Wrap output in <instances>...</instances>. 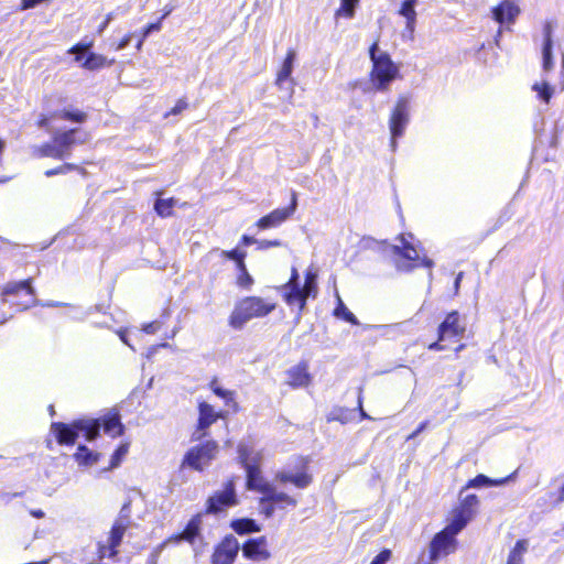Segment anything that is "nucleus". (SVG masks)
Returning a JSON list of instances; mask_svg holds the SVG:
<instances>
[{
	"instance_id": "61",
	"label": "nucleus",
	"mask_w": 564,
	"mask_h": 564,
	"mask_svg": "<svg viewBox=\"0 0 564 564\" xmlns=\"http://www.w3.org/2000/svg\"><path fill=\"white\" fill-rule=\"evenodd\" d=\"M144 40H145V39H143V36H142V35H140V39H139V41L137 42V45H135V47H137V50H138V51H140V50H141V47H142V45H143Z\"/></svg>"
},
{
	"instance_id": "16",
	"label": "nucleus",
	"mask_w": 564,
	"mask_h": 564,
	"mask_svg": "<svg viewBox=\"0 0 564 564\" xmlns=\"http://www.w3.org/2000/svg\"><path fill=\"white\" fill-rule=\"evenodd\" d=\"M410 104L411 95H400L391 110L389 117V129L393 144H395L397 138L403 135L405 127L410 121Z\"/></svg>"
},
{
	"instance_id": "31",
	"label": "nucleus",
	"mask_w": 564,
	"mask_h": 564,
	"mask_svg": "<svg viewBox=\"0 0 564 564\" xmlns=\"http://www.w3.org/2000/svg\"><path fill=\"white\" fill-rule=\"evenodd\" d=\"M74 459L84 466H91L97 464L100 459V454L93 452L86 445H78L76 452L74 453Z\"/></svg>"
},
{
	"instance_id": "1",
	"label": "nucleus",
	"mask_w": 564,
	"mask_h": 564,
	"mask_svg": "<svg viewBox=\"0 0 564 564\" xmlns=\"http://www.w3.org/2000/svg\"><path fill=\"white\" fill-rule=\"evenodd\" d=\"M369 58L371 61L369 82L377 91H387L390 84L400 77L399 66L389 53L379 48V39L369 46Z\"/></svg>"
},
{
	"instance_id": "46",
	"label": "nucleus",
	"mask_w": 564,
	"mask_h": 564,
	"mask_svg": "<svg viewBox=\"0 0 564 564\" xmlns=\"http://www.w3.org/2000/svg\"><path fill=\"white\" fill-rule=\"evenodd\" d=\"M93 45H94L93 41H89L86 43L78 42V43L74 44L67 52H68V54H76L75 61L80 62L82 56L78 54L90 50L93 47Z\"/></svg>"
},
{
	"instance_id": "15",
	"label": "nucleus",
	"mask_w": 564,
	"mask_h": 564,
	"mask_svg": "<svg viewBox=\"0 0 564 564\" xmlns=\"http://www.w3.org/2000/svg\"><path fill=\"white\" fill-rule=\"evenodd\" d=\"M197 421L192 434V441H200L208 436L209 427L218 420H225L228 411L215 410V408L206 401H199L197 404Z\"/></svg>"
},
{
	"instance_id": "47",
	"label": "nucleus",
	"mask_w": 564,
	"mask_h": 564,
	"mask_svg": "<svg viewBox=\"0 0 564 564\" xmlns=\"http://www.w3.org/2000/svg\"><path fill=\"white\" fill-rule=\"evenodd\" d=\"M188 108V104L185 98H180L175 105L164 115L165 118L170 116H177Z\"/></svg>"
},
{
	"instance_id": "49",
	"label": "nucleus",
	"mask_w": 564,
	"mask_h": 564,
	"mask_svg": "<svg viewBox=\"0 0 564 564\" xmlns=\"http://www.w3.org/2000/svg\"><path fill=\"white\" fill-rule=\"evenodd\" d=\"M391 550L383 549L373 557L370 564H387L391 560Z\"/></svg>"
},
{
	"instance_id": "6",
	"label": "nucleus",
	"mask_w": 564,
	"mask_h": 564,
	"mask_svg": "<svg viewBox=\"0 0 564 564\" xmlns=\"http://www.w3.org/2000/svg\"><path fill=\"white\" fill-rule=\"evenodd\" d=\"M397 239L400 241V245L391 247V251L397 257L394 260L397 270L411 272L422 267L433 268L434 262L427 257H421L415 246L408 241L403 234H400Z\"/></svg>"
},
{
	"instance_id": "24",
	"label": "nucleus",
	"mask_w": 564,
	"mask_h": 564,
	"mask_svg": "<svg viewBox=\"0 0 564 564\" xmlns=\"http://www.w3.org/2000/svg\"><path fill=\"white\" fill-rule=\"evenodd\" d=\"M466 327L462 322L459 312L456 310L452 311L446 314L444 321L438 325V341H443L446 338L460 339L464 337Z\"/></svg>"
},
{
	"instance_id": "2",
	"label": "nucleus",
	"mask_w": 564,
	"mask_h": 564,
	"mask_svg": "<svg viewBox=\"0 0 564 564\" xmlns=\"http://www.w3.org/2000/svg\"><path fill=\"white\" fill-rule=\"evenodd\" d=\"M276 307L275 302L261 296L249 295L238 300L228 316V326L235 330L242 329L246 324L254 318H263Z\"/></svg>"
},
{
	"instance_id": "25",
	"label": "nucleus",
	"mask_w": 564,
	"mask_h": 564,
	"mask_svg": "<svg viewBox=\"0 0 564 564\" xmlns=\"http://www.w3.org/2000/svg\"><path fill=\"white\" fill-rule=\"evenodd\" d=\"M491 12L494 20L500 24L513 23L520 14V8L511 0H502Z\"/></svg>"
},
{
	"instance_id": "62",
	"label": "nucleus",
	"mask_w": 564,
	"mask_h": 564,
	"mask_svg": "<svg viewBox=\"0 0 564 564\" xmlns=\"http://www.w3.org/2000/svg\"><path fill=\"white\" fill-rule=\"evenodd\" d=\"M462 275H463V273H459V274L456 276V279H455V288H456V289L459 286V282H460V280H462Z\"/></svg>"
},
{
	"instance_id": "23",
	"label": "nucleus",
	"mask_w": 564,
	"mask_h": 564,
	"mask_svg": "<svg viewBox=\"0 0 564 564\" xmlns=\"http://www.w3.org/2000/svg\"><path fill=\"white\" fill-rule=\"evenodd\" d=\"M313 382V375L310 371V362L305 359L285 371V384L293 389L308 388Z\"/></svg>"
},
{
	"instance_id": "14",
	"label": "nucleus",
	"mask_w": 564,
	"mask_h": 564,
	"mask_svg": "<svg viewBox=\"0 0 564 564\" xmlns=\"http://www.w3.org/2000/svg\"><path fill=\"white\" fill-rule=\"evenodd\" d=\"M297 503L294 496L278 491L273 485H271V490L264 491L259 498L260 513L267 519L273 517L276 510L295 508Z\"/></svg>"
},
{
	"instance_id": "39",
	"label": "nucleus",
	"mask_w": 564,
	"mask_h": 564,
	"mask_svg": "<svg viewBox=\"0 0 564 564\" xmlns=\"http://www.w3.org/2000/svg\"><path fill=\"white\" fill-rule=\"evenodd\" d=\"M174 206H175L174 198H172V197L166 198V199L159 198L154 203V210L160 217L167 218L173 215Z\"/></svg>"
},
{
	"instance_id": "40",
	"label": "nucleus",
	"mask_w": 564,
	"mask_h": 564,
	"mask_svg": "<svg viewBox=\"0 0 564 564\" xmlns=\"http://www.w3.org/2000/svg\"><path fill=\"white\" fill-rule=\"evenodd\" d=\"M300 286V274H299V271L295 267H292L291 269V275L288 280V282H285L284 284L280 285L278 288V290L280 291L281 295L282 294H288V293H294V291H296V289Z\"/></svg>"
},
{
	"instance_id": "27",
	"label": "nucleus",
	"mask_w": 564,
	"mask_h": 564,
	"mask_svg": "<svg viewBox=\"0 0 564 564\" xmlns=\"http://www.w3.org/2000/svg\"><path fill=\"white\" fill-rule=\"evenodd\" d=\"M553 29L551 23H545L543 26V46H542V68L544 72H550L553 66Z\"/></svg>"
},
{
	"instance_id": "55",
	"label": "nucleus",
	"mask_w": 564,
	"mask_h": 564,
	"mask_svg": "<svg viewBox=\"0 0 564 564\" xmlns=\"http://www.w3.org/2000/svg\"><path fill=\"white\" fill-rule=\"evenodd\" d=\"M430 350L440 351L443 350L445 347L438 341V339L427 346Z\"/></svg>"
},
{
	"instance_id": "36",
	"label": "nucleus",
	"mask_w": 564,
	"mask_h": 564,
	"mask_svg": "<svg viewBox=\"0 0 564 564\" xmlns=\"http://www.w3.org/2000/svg\"><path fill=\"white\" fill-rule=\"evenodd\" d=\"M73 171H76L78 172L79 174H82L83 176H85L87 174V171L78 165V164H75V163H63L56 167H53V169H50V170H46L44 172L45 176L47 177H52V176H55V175H58V174H66L68 172H73Z\"/></svg>"
},
{
	"instance_id": "57",
	"label": "nucleus",
	"mask_w": 564,
	"mask_h": 564,
	"mask_svg": "<svg viewBox=\"0 0 564 564\" xmlns=\"http://www.w3.org/2000/svg\"><path fill=\"white\" fill-rule=\"evenodd\" d=\"M235 265H236V269H237L238 273L242 272V270H245V271L248 270L247 264H246V260H241L238 263H236Z\"/></svg>"
},
{
	"instance_id": "22",
	"label": "nucleus",
	"mask_w": 564,
	"mask_h": 564,
	"mask_svg": "<svg viewBox=\"0 0 564 564\" xmlns=\"http://www.w3.org/2000/svg\"><path fill=\"white\" fill-rule=\"evenodd\" d=\"M203 513L198 512L193 514L187 521L184 529L170 535L166 540L167 543L180 544L186 542L194 545L198 540H202Z\"/></svg>"
},
{
	"instance_id": "45",
	"label": "nucleus",
	"mask_w": 564,
	"mask_h": 564,
	"mask_svg": "<svg viewBox=\"0 0 564 564\" xmlns=\"http://www.w3.org/2000/svg\"><path fill=\"white\" fill-rule=\"evenodd\" d=\"M236 284L243 290H249L254 284V280L248 270H242L237 275Z\"/></svg>"
},
{
	"instance_id": "52",
	"label": "nucleus",
	"mask_w": 564,
	"mask_h": 564,
	"mask_svg": "<svg viewBox=\"0 0 564 564\" xmlns=\"http://www.w3.org/2000/svg\"><path fill=\"white\" fill-rule=\"evenodd\" d=\"M253 243H257L258 245V240H256L253 237L251 236H248V235H242L241 238L239 239V243H238V248L240 246L242 247H248V246H251Z\"/></svg>"
},
{
	"instance_id": "35",
	"label": "nucleus",
	"mask_w": 564,
	"mask_h": 564,
	"mask_svg": "<svg viewBox=\"0 0 564 564\" xmlns=\"http://www.w3.org/2000/svg\"><path fill=\"white\" fill-rule=\"evenodd\" d=\"M528 550L525 540H518L514 546L510 550L506 564H523V554Z\"/></svg>"
},
{
	"instance_id": "21",
	"label": "nucleus",
	"mask_w": 564,
	"mask_h": 564,
	"mask_svg": "<svg viewBox=\"0 0 564 564\" xmlns=\"http://www.w3.org/2000/svg\"><path fill=\"white\" fill-rule=\"evenodd\" d=\"M243 558L250 562H267L272 557L269 541L265 535L247 539L241 545Z\"/></svg>"
},
{
	"instance_id": "37",
	"label": "nucleus",
	"mask_w": 564,
	"mask_h": 564,
	"mask_svg": "<svg viewBox=\"0 0 564 564\" xmlns=\"http://www.w3.org/2000/svg\"><path fill=\"white\" fill-rule=\"evenodd\" d=\"M54 116L57 117L58 119L69 121V122H75V123H83L88 118L87 113L79 109H74V110L63 109L61 111L55 112Z\"/></svg>"
},
{
	"instance_id": "11",
	"label": "nucleus",
	"mask_w": 564,
	"mask_h": 564,
	"mask_svg": "<svg viewBox=\"0 0 564 564\" xmlns=\"http://www.w3.org/2000/svg\"><path fill=\"white\" fill-rule=\"evenodd\" d=\"M479 506V499L475 494H468L449 511L448 523L445 530L458 534L466 528L469 521L474 518L476 510Z\"/></svg>"
},
{
	"instance_id": "5",
	"label": "nucleus",
	"mask_w": 564,
	"mask_h": 564,
	"mask_svg": "<svg viewBox=\"0 0 564 564\" xmlns=\"http://www.w3.org/2000/svg\"><path fill=\"white\" fill-rule=\"evenodd\" d=\"M34 296L35 290L32 278L7 282L0 291L1 302L15 307L18 311L28 310L32 305Z\"/></svg>"
},
{
	"instance_id": "50",
	"label": "nucleus",
	"mask_w": 564,
	"mask_h": 564,
	"mask_svg": "<svg viewBox=\"0 0 564 564\" xmlns=\"http://www.w3.org/2000/svg\"><path fill=\"white\" fill-rule=\"evenodd\" d=\"M282 246V241L279 239H263L258 241V249L259 250H268L270 248H278Z\"/></svg>"
},
{
	"instance_id": "26",
	"label": "nucleus",
	"mask_w": 564,
	"mask_h": 564,
	"mask_svg": "<svg viewBox=\"0 0 564 564\" xmlns=\"http://www.w3.org/2000/svg\"><path fill=\"white\" fill-rule=\"evenodd\" d=\"M208 389L218 398H220L225 405L229 406L234 413L240 411L239 403L237 402V392L235 390L225 389L220 386L219 379L214 376L208 382Z\"/></svg>"
},
{
	"instance_id": "38",
	"label": "nucleus",
	"mask_w": 564,
	"mask_h": 564,
	"mask_svg": "<svg viewBox=\"0 0 564 564\" xmlns=\"http://www.w3.org/2000/svg\"><path fill=\"white\" fill-rule=\"evenodd\" d=\"M129 448H130V442H128V441L121 442L111 455L108 469H113V468L118 467L122 463V460L124 459L127 454L129 453Z\"/></svg>"
},
{
	"instance_id": "32",
	"label": "nucleus",
	"mask_w": 564,
	"mask_h": 564,
	"mask_svg": "<svg viewBox=\"0 0 564 564\" xmlns=\"http://www.w3.org/2000/svg\"><path fill=\"white\" fill-rule=\"evenodd\" d=\"M417 0H403L398 13L405 18L406 29L413 31L416 23V11L415 6Z\"/></svg>"
},
{
	"instance_id": "42",
	"label": "nucleus",
	"mask_w": 564,
	"mask_h": 564,
	"mask_svg": "<svg viewBox=\"0 0 564 564\" xmlns=\"http://www.w3.org/2000/svg\"><path fill=\"white\" fill-rule=\"evenodd\" d=\"M351 420V411L345 408H334L327 415V422L337 421L341 424H347Z\"/></svg>"
},
{
	"instance_id": "44",
	"label": "nucleus",
	"mask_w": 564,
	"mask_h": 564,
	"mask_svg": "<svg viewBox=\"0 0 564 564\" xmlns=\"http://www.w3.org/2000/svg\"><path fill=\"white\" fill-rule=\"evenodd\" d=\"M220 257L223 259L234 261V263L236 264L241 260H246L247 252L237 247L231 250L221 251Z\"/></svg>"
},
{
	"instance_id": "9",
	"label": "nucleus",
	"mask_w": 564,
	"mask_h": 564,
	"mask_svg": "<svg viewBox=\"0 0 564 564\" xmlns=\"http://www.w3.org/2000/svg\"><path fill=\"white\" fill-rule=\"evenodd\" d=\"M94 426L86 424L85 417L73 420L70 423L52 422L51 432L61 446H74L82 432L87 441L93 436Z\"/></svg>"
},
{
	"instance_id": "53",
	"label": "nucleus",
	"mask_w": 564,
	"mask_h": 564,
	"mask_svg": "<svg viewBox=\"0 0 564 564\" xmlns=\"http://www.w3.org/2000/svg\"><path fill=\"white\" fill-rule=\"evenodd\" d=\"M427 426V422H422L409 436H408V440H412L414 437H416L421 432H423L425 430V427Z\"/></svg>"
},
{
	"instance_id": "8",
	"label": "nucleus",
	"mask_w": 564,
	"mask_h": 564,
	"mask_svg": "<svg viewBox=\"0 0 564 564\" xmlns=\"http://www.w3.org/2000/svg\"><path fill=\"white\" fill-rule=\"evenodd\" d=\"M239 464L246 470V488L250 491L263 494L264 491L271 490V484L265 480L261 464L260 456L256 455L250 458L248 448H239Z\"/></svg>"
},
{
	"instance_id": "63",
	"label": "nucleus",
	"mask_w": 564,
	"mask_h": 564,
	"mask_svg": "<svg viewBox=\"0 0 564 564\" xmlns=\"http://www.w3.org/2000/svg\"><path fill=\"white\" fill-rule=\"evenodd\" d=\"M144 330L148 332V333H151L153 330V326L152 324H149L144 327Z\"/></svg>"
},
{
	"instance_id": "17",
	"label": "nucleus",
	"mask_w": 564,
	"mask_h": 564,
	"mask_svg": "<svg viewBox=\"0 0 564 564\" xmlns=\"http://www.w3.org/2000/svg\"><path fill=\"white\" fill-rule=\"evenodd\" d=\"M128 529V521L121 518L117 519L109 531L107 544L104 542L97 543L96 555L99 561L108 557L113 558L119 554L118 547L120 546L123 535Z\"/></svg>"
},
{
	"instance_id": "18",
	"label": "nucleus",
	"mask_w": 564,
	"mask_h": 564,
	"mask_svg": "<svg viewBox=\"0 0 564 564\" xmlns=\"http://www.w3.org/2000/svg\"><path fill=\"white\" fill-rule=\"evenodd\" d=\"M239 550L238 539L231 533L226 534L214 545L209 562L210 564H234Z\"/></svg>"
},
{
	"instance_id": "43",
	"label": "nucleus",
	"mask_w": 564,
	"mask_h": 564,
	"mask_svg": "<svg viewBox=\"0 0 564 564\" xmlns=\"http://www.w3.org/2000/svg\"><path fill=\"white\" fill-rule=\"evenodd\" d=\"M532 90H534L538 97L545 104H549L553 96V88L546 82L533 84Z\"/></svg>"
},
{
	"instance_id": "56",
	"label": "nucleus",
	"mask_w": 564,
	"mask_h": 564,
	"mask_svg": "<svg viewBox=\"0 0 564 564\" xmlns=\"http://www.w3.org/2000/svg\"><path fill=\"white\" fill-rule=\"evenodd\" d=\"M30 514L36 519H42L45 516L44 511L41 509H32L30 510Z\"/></svg>"
},
{
	"instance_id": "13",
	"label": "nucleus",
	"mask_w": 564,
	"mask_h": 564,
	"mask_svg": "<svg viewBox=\"0 0 564 564\" xmlns=\"http://www.w3.org/2000/svg\"><path fill=\"white\" fill-rule=\"evenodd\" d=\"M316 274L306 272L304 276L303 286H299L294 293L282 294V299L290 307L296 306V317L300 318L306 308V303L310 297L316 299L318 286L316 282Z\"/></svg>"
},
{
	"instance_id": "19",
	"label": "nucleus",
	"mask_w": 564,
	"mask_h": 564,
	"mask_svg": "<svg viewBox=\"0 0 564 564\" xmlns=\"http://www.w3.org/2000/svg\"><path fill=\"white\" fill-rule=\"evenodd\" d=\"M297 207V194L295 191L291 192L290 204L283 208H275L269 214L262 216L256 221V226L259 230H267L270 228H276L282 225L285 220L293 216Z\"/></svg>"
},
{
	"instance_id": "33",
	"label": "nucleus",
	"mask_w": 564,
	"mask_h": 564,
	"mask_svg": "<svg viewBox=\"0 0 564 564\" xmlns=\"http://www.w3.org/2000/svg\"><path fill=\"white\" fill-rule=\"evenodd\" d=\"M511 477H512V475H509V476H507L505 478H500V479H492V478L487 477L484 474H479L476 477L469 479L463 489L477 488V487H484V486H487V487L488 486H500V485L506 484L509 479H511Z\"/></svg>"
},
{
	"instance_id": "30",
	"label": "nucleus",
	"mask_w": 564,
	"mask_h": 564,
	"mask_svg": "<svg viewBox=\"0 0 564 564\" xmlns=\"http://www.w3.org/2000/svg\"><path fill=\"white\" fill-rule=\"evenodd\" d=\"M115 62V58L108 59L105 55L90 52L82 63V67L87 70H99L112 66Z\"/></svg>"
},
{
	"instance_id": "41",
	"label": "nucleus",
	"mask_w": 564,
	"mask_h": 564,
	"mask_svg": "<svg viewBox=\"0 0 564 564\" xmlns=\"http://www.w3.org/2000/svg\"><path fill=\"white\" fill-rule=\"evenodd\" d=\"M358 0H340V7L335 11V15L351 19L355 15V9L358 6Z\"/></svg>"
},
{
	"instance_id": "4",
	"label": "nucleus",
	"mask_w": 564,
	"mask_h": 564,
	"mask_svg": "<svg viewBox=\"0 0 564 564\" xmlns=\"http://www.w3.org/2000/svg\"><path fill=\"white\" fill-rule=\"evenodd\" d=\"M77 131V128L56 131L50 142H44L36 149L37 155L55 160H63L68 156L75 144H83L86 142V138L79 140L76 139L75 134Z\"/></svg>"
},
{
	"instance_id": "58",
	"label": "nucleus",
	"mask_w": 564,
	"mask_h": 564,
	"mask_svg": "<svg viewBox=\"0 0 564 564\" xmlns=\"http://www.w3.org/2000/svg\"><path fill=\"white\" fill-rule=\"evenodd\" d=\"M148 564H159V555L156 553H152L148 557Z\"/></svg>"
},
{
	"instance_id": "10",
	"label": "nucleus",
	"mask_w": 564,
	"mask_h": 564,
	"mask_svg": "<svg viewBox=\"0 0 564 564\" xmlns=\"http://www.w3.org/2000/svg\"><path fill=\"white\" fill-rule=\"evenodd\" d=\"M239 503V498L236 492L235 477L228 478L223 486L221 490L213 492L205 502L204 514L218 516L226 512L228 509L236 507Z\"/></svg>"
},
{
	"instance_id": "12",
	"label": "nucleus",
	"mask_w": 564,
	"mask_h": 564,
	"mask_svg": "<svg viewBox=\"0 0 564 564\" xmlns=\"http://www.w3.org/2000/svg\"><path fill=\"white\" fill-rule=\"evenodd\" d=\"M86 424L94 426L90 441L99 437L100 431L111 438H118L124 434L126 427L121 422V414L117 408H111L98 417H85Z\"/></svg>"
},
{
	"instance_id": "54",
	"label": "nucleus",
	"mask_w": 564,
	"mask_h": 564,
	"mask_svg": "<svg viewBox=\"0 0 564 564\" xmlns=\"http://www.w3.org/2000/svg\"><path fill=\"white\" fill-rule=\"evenodd\" d=\"M358 409H359V412H360V416L362 420H370L371 417L364 411V408H362V399L361 397H359L358 399Z\"/></svg>"
},
{
	"instance_id": "28",
	"label": "nucleus",
	"mask_w": 564,
	"mask_h": 564,
	"mask_svg": "<svg viewBox=\"0 0 564 564\" xmlns=\"http://www.w3.org/2000/svg\"><path fill=\"white\" fill-rule=\"evenodd\" d=\"M296 58V51L294 48H289L286 51L285 57L281 64L280 69L276 73L274 84L278 87H282V85L291 78L293 64Z\"/></svg>"
},
{
	"instance_id": "20",
	"label": "nucleus",
	"mask_w": 564,
	"mask_h": 564,
	"mask_svg": "<svg viewBox=\"0 0 564 564\" xmlns=\"http://www.w3.org/2000/svg\"><path fill=\"white\" fill-rule=\"evenodd\" d=\"M456 534L442 529L431 540L429 546L430 560L435 562L454 553L457 549Z\"/></svg>"
},
{
	"instance_id": "51",
	"label": "nucleus",
	"mask_w": 564,
	"mask_h": 564,
	"mask_svg": "<svg viewBox=\"0 0 564 564\" xmlns=\"http://www.w3.org/2000/svg\"><path fill=\"white\" fill-rule=\"evenodd\" d=\"M131 41V33H127L122 39H120L116 44H113L115 51H120L126 48Z\"/></svg>"
},
{
	"instance_id": "48",
	"label": "nucleus",
	"mask_w": 564,
	"mask_h": 564,
	"mask_svg": "<svg viewBox=\"0 0 564 564\" xmlns=\"http://www.w3.org/2000/svg\"><path fill=\"white\" fill-rule=\"evenodd\" d=\"M163 19H164V15H162L158 21L149 23L148 25H145L141 30L140 35H142L143 39H147L150 33L160 31L161 28H162V20Z\"/></svg>"
},
{
	"instance_id": "7",
	"label": "nucleus",
	"mask_w": 564,
	"mask_h": 564,
	"mask_svg": "<svg viewBox=\"0 0 564 564\" xmlns=\"http://www.w3.org/2000/svg\"><path fill=\"white\" fill-rule=\"evenodd\" d=\"M292 463V468L276 471L274 480L280 485H292L300 490L306 489L314 480L308 456H294Z\"/></svg>"
},
{
	"instance_id": "34",
	"label": "nucleus",
	"mask_w": 564,
	"mask_h": 564,
	"mask_svg": "<svg viewBox=\"0 0 564 564\" xmlns=\"http://www.w3.org/2000/svg\"><path fill=\"white\" fill-rule=\"evenodd\" d=\"M337 303L336 307L333 311V315L336 318L343 319L351 325H358L359 321L357 317L347 308V306L344 304L341 297L339 294H336Z\"/></svg>"
},
{
	"instance_id": "59",
	"label": "nucleus",
	"mask_w": 564,
	"mask_h": 564,
	"mask_svg": "<svg viewBox=\"0 0 564 564\" xmlns=\"http://www.w3.org/2000/svg\"><path fill=\"white\" fill-rule=\"evenodd\" d=\"M37 126L39 127H47L48 126V118L45 117V116L40 118L39 121H37Z\"/></svg>"
},
{
	"instance_id": "60",
	"label": "nucleus",
	"mask_w": 564,
	"mask_h": 564,
	"mask_svg": "<svg viewBox=\"0 0 564 564\" xmlns=\"http://www.w3.org/2000/svg\"><path fill=\"white\" fill-rule=\"evenodd\" d=\"M564 501V485L561 487L560 489V495H558V498L556 500V503H562Z\"/></svg>"
},
{
	"instance_id": "29",
	"label": "nucleus",
	"mask_w": 564,
	"mask_h": 564,
	"mask_svg": "<svg viewBox=\"0 0 564 564\" xmlns=\"http://www.w3.org/2000/svg\"><path fill=\"white\" fill-rule=\"evenodd\" d=\"M229 527L238 535H247L258 533L261 531V527L254 519L251 518H238L230 521Z\"/></svg>"
},
{
	"instance_id": "64",
	"label": "nucleus",
	"mask_w": 564,
	"mask_h": 564,
	"mask_svg": "<svg viewBox=\"0 0 564 564\" xmlns=\"http://www.w3.org/2000/svg\"><path fill=\"white\" fill-rule=\"evenodd\" d=\"M120 338L124 344H128L127 337L124 334H120Z\"/></svg>"
},
{
	"instance_id": "3",
	"label": "nucleus",
	"mask_w": 564,
	"mask_h": 564,
	"mask_svg": "<svg viewBox=\"0 0 564 564\" xmlns=\"http://www.w3.org/2000/svg\"><path fill=\"white\" fill-rule=\"evenodd\" d=\"M219 453V444L216 440H205L192 447L184 454L180 469H191L203 473Z\"/></svg>"
}]
</instances>
